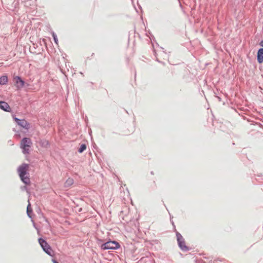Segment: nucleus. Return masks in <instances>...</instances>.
<instances>
[{
	"mask_svg": "<svg viewBox=\"0 0 263 263\" xmlns=\"http://www.w3.org/2000/svg\"><path fill=\"white\" fill-rule=\"evenodd\" d=\"M29 170V165L26 163H23L21 165L17 168V172L21 180L26 185L30 183L29 178L25 175Z\"/></svg>",
	"mask_w": 263,
	"mask_h": 263,
	"instance_id": "f257e3e1",
	"label": "nucleus"
},
{
	"mask_svg": "<svg viewBox=\"0 0 263 263\" xmlns=\"http://www.w3.org/2000/svg\"><path fill=\"white\" fill-rule=\"evenodd\" d=\"M32 145V142L30 139L28 138H24L21 141L20 146L23 149L24 154H28L29 149Z\"/></svg>",
	"mask_w": 263,
	"mask_h": 263,
	"instance_id": "f03ea898",
	"label": "nucleus"
},
{
	"mask_svg": "<svg viewBox=\"0 0 263 263\" xmlns=\"http://www.w3.org/2000/svg\"><path fill=\"white\" fill-rule=\"evenodd\" d=\"M120 247L119 243L116 241H109L101 246V248L102 250L112 249L115 250L119 249Z\"/></svg>",
	"mask_w": 263,
	"mask_h": 263,
	"instance_id": "7ed1b4c3",
	"label": "nucleus"
},
{
	"mask_svg": "<svg viewBox=\"0 0 263 263\" xmlns=\"http://www.w3.org/2000/svg\"><path fill=\"white\" fill-rule=\"evenodd\" d=\"M39 242L43 250L49 255L52 256V250L47 242L42 238L39 239Z\"/></svg>",
	"mask_w": 263,
	"mask_h": 263,
	"instance_id": "20e7f679",
	"label": "nucleus"
},
{
	"mask_svg": "<svg viewBox=\"0 0 263 263\" xmlns=\"http://www.w3.org/2000/svg\"><path fill=\"white\" fill-rule=\"evenodd\" d=\"M176 236L178 243L180 249L183 251L187 250L189 249L188 247L185 245L184 239H183L182 235L179 233H177Z\"/></svg>",
	"mask_w": 263,
	"mask_h": 263,
	"instance_id": "39448f33",
	"label": "nucleus"
},
{
	"mask_svg": "<svg viewBox=\"0 0 263 263\" xmlns=\"http://www.w3.org/2000/svg\"><path fill=\"white\" fill-rule=\"evenodd\" d=\"M14 121L18 125L20 126L21 127L25 128V129H29L30 128V124L27 122L24 119L20 120L17 118H14Z\"/></svg>",
	"mask_w": 263,
	"mask_h": 263,
	"instance_id": "423d86ee",
	"label": "nucleus"
},
{
	"mask_svg": "<svg viewBox=\"0 0 263 263\" xmlns=\"http://www.w3.org/2000/svg\"><path fill=\"white\" fill-rule=\"evenodd\" d=\"M14 81L15 83L16 87L18 89L22 88L24 85V82L20 77L16 76L14 78Z\"/></svg>",
	"mask_w": 263,
	"mask_h": 263,
	"instance_id": "0eeeda50",
	"label": "nucleus"
},
{
	"mask_svg": "<svg viewBox=\"0 0 263 263\" xmlns=\"http://www.w3.org/2000/svg\"><path fill=\"white\" fill-rule=\"evenodd\" d=\"M0 108L7 112L11 111V108L8 104L4 101L0 102Z\"/></svg>",
	"mask_w": 263,
	"mask_h": 263,
	"instance_id": "6e6552de",
	"label": "nucleus"
},
{
	"mask_svg": "<svg viewBox=\"0 0 263 263\" xmlns=\"http://www.w3.org/2000/svg\"><path fill=\"white\" fill-rule=\"evenodd\" d=\"M257 61L259 63L263 62V48H260L257 52Z\"/></svg>",
	"mask_w": 263,
	"mask_h": 263,
	"instance_id": "1a4fd4ad",
	"label": "nucleus"
},
{
	"mask_svg": "<svg viewBox=\"0 0 263 263\" xmlns=\"http://www.w3.org/2000/svg\"><path fill=\"white\" fill-rule=\"evenodd\" d=\"M73 180L72 178H68L64 183V186L66 187H68L72 185L73 184Z\"/></svg>",
	"mask_w": 263,
	"mask_h": 263,
	"instance_id": "9d476101",
	"label": "nucleus"
},
{
	"mask_svg": "<svg viewBox=\"0 0 263 263\" xmlns=\"http://www.w3.org/2000/svg\"><path fill=\"white\" fill-rule=\"evenodd\" d=\"M8 82V78L6 76H2L0 78V84L4 85L6 84Z\"/></svg>",
	"mask_w": 263,
	"mask_h": 263,
	"instance_id": "9b49d317",
	"label": "nucleus"
},
{
	"mask_svg": "<svg viewBox=\"0 0 263 263\" xmlns=\"http://www.w3.org/2000/svg\"><path fill=\"white\" fill-rule=\"evenodd\" d=\"M32 212V210L31 208V204L29 203L27 208V214L29 216V217L30 218L32 217V216H31Z\"/></svg>",
	"mask_w": 263,
	"mask_h": 263,
	"instance_id": "f8f14e48",
	"label": "nucleus"
},
{
	"mask_svg": "<svg viewBox=\"0 0 263 263\" xmlns=\"http://www.w3.org/2000/svg\"><path fill=\"white\" fill-rule=\"evenodd\" d=\"M86 149V145L84 144H83L81 145L80 148L79 149V152L81 153L83 151H84Z\"/></svg>",
	"mask_w": 263,
	"mask_h": 263,
	"instance_id": "ddd939ff",
	"label": "nucleus"
},
{
	"mask_svg": "<svg viewBox=\"0 0 263 263\" xmlns=\"http://www.w3.org/2000/svg\"><path fill=\"white\" fill-rule=\"evenodd\" d=\"M52 36H53L54 42L56 43V44L58 45V40L57 35L55 34V33H53Z\"/></svg>",
	"mask_w": 263,
	"mask_h": 263,
	"instance_id": "4468645a",
	"label": "nucleus"
},
{
	"mask_svg": "<svg viewBox=\"0 0 263 263\" xmlns=\"http://www.w3.org/2000/svg\"><path fill=\"white\" fill-rule=\"evenodd\" d=\"M260 45L261 46L263 47V40L261 41L260 43Z\"/></svg>",
	"mask_w": 263,
	"mask_h": 263,
	"instance_id": "2eb2a0df",
	"label": "nucleus"
},
{
	"mask_svg": "<svg viewBox=\"0 0 263 263\" xmlns=\"http://www.w3.org/2000/svg\"><path fill=\"white\" fill-rule=\"evenodd\" d=\"M52 261L53 263H58L56 260H55L54 259H52Z\"/></svg>",
	"mask_w": 263,
	"mask_h": 263,
	"instance_id": "dca6fc26",
	"label": "nucleus"
}]
</instances>
